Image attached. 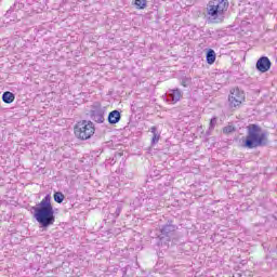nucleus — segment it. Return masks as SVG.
I'll return each instance as SVG.
<instances>
[{
    "instance_id": "f257e3e1",
    "label": "nucleus",
    "mask_w": 277,
    "mask_h": 277,
    "mask_svg": "<svg viewBox=\"0 0 277 277\" xmlns=\"http://www.w3.org/2000/svg\"><path fill=\"white\" fill-rule=\"evenodd\" d=\"M35 220H37L43 228L55 224V215L50 195L45 196L39 203V208L35 209Z\"/></svg>"
},
{
    "instance_id": "f03ea898",
    "label": "nucleus",
    "mask_w": 277,
    "mask_h": 277,
    "mask_svg": "<svg viewBox=\"0 0 277 277\" xmlns=\"http://www.w3.org/2000/svg\"><path fill=\"white\" fill-rule=\"evenodd\" d=\"M228 10L226 0H211L206 8V21L211 25H217L224 21V13Z\"/></svg>"
},
{
    "instance_id": "7ed1b4c3",
    "label": "nucleus",
    "mask_w": 277,
    "mask_h": 277,
    "mask_svg": "<svg viewBox=\"0 0 277 277\" xmlns=\"http://www.w3.org/2000/svg\"><path fill=\"white\" fill-rule=\"evenodd\" d=\"M267 132L256 124H249L247 127V136L245 141V148H259L260 146H267Z\"/></svg>"
},
{
    "instance_id": "20e7f679",
    "label": "nucleus",
    "mask_w": 277,
    "mask_h": 277,
    "mask_svg": "<svg viewBox=\"0 0 277 277\" xmlns=\"http://www.w3.org/2000/svg\"><path fill=\"white\" fill-rule=\"evenodd\" d=\"M94 131L92 121H80L75 127V135L78 140H90L94 135Z\"/></svg>"
},
{
    "instance_id": "39448f33",
    "label": "nucleus",
    "mask_w": 277,
    "mask_h": 277,
    "mask_svg": "<svg viewBox=\"0 0 277 277\" xmlns=\"http://www.w3.org/2000/svg\"><path fill=\"white\" fill-rule=\"evenodd\" d=\"M246 101V93L239 89H233L230 91L228 102L230 107H239L241 103Z\"/></svg>"
},
{
    "instance_id": "423d86ee",
    "label": "nucleus",
    "mask_w": 277,
    "mask_h": 277,
    "mask_svg": "<svg viewBox=\"0 0 277 277\" xmlns=\"http://www.w3.org/2000/svg\"><path fill=\"white\" fill-rule=\"evenodd\" d=\"M256 68L260 72H267L272 68V61L267 56H262L256 62Z\"/></svg>"
},
{
    "instance_id": "0eeeda50",
    "label": "nucleus",
    "mask_w": 277,
    "mask_h": 277,
    "mask_svg": "<svg viewBox=\"0 0 277 277\" xmlns=\"http://www.w3.org/2000/svg\"><path fill=\"white\" fill-rule=\"evenodd\" d=\"M120 118H121L120 111L113 110L108 115V122L109 124H118V122H120Z\"/></svg>"
},
{
    "instance_id": "6e6552de",
    "label": "nucleus",
    "mask_w": 277,
    "mask_h": 277,
    "mask_svg": "<svg viewBox=\"0 0 277 277\" xmlns=\"http://www.w3.org/2000/svg\"><path fill=\"white\" fill-rule=\"evenodd\" d=\"M169 96L173 103H179L183 94L181 93V90L175 89V90H171V93H169Z\"/></svg>"
},
{
    "instance_id": "1a4fd4ad",
    "label": "nucleus",
    "mask_w": 277,
    "mask_h": 277,
    "mask_svg": "<svg viewBox=\"0 0 277 277\" xmlns=\"http://www.w3.org/2000/svg\"><path fill=\"white\" fill-rule=\"evenodd\" d=\"M2 101L4 103H8V104L14 103V95H13V93L10 92V91L4 92L3 95H2Z\"/></svg>"
},
{
    "instance_id": "9d476101",
    "label": "nucleus",
    "mask_w": 277,
    "mask_h": 277,
    "mask_svg": "<svg viewBox=\"0 0 277 277\" xmlns=\"http://www.w3.org/2000/svg\"><path fill=\"white\" fill-rule=\"evenodd\" d=\"M175 227L174 225H166L161 228V235H164L166 237H168L169 235H171V233H174Z\"/></svg>"
},
{
    "instance_id": "9b49d317",
    "label": "nucleus",
    "mask_w": 277,
    "mask_h": 277,
    "mask_svg": "<svg viewBox=\"0 0 277 277\" xmlns=\"http://www.w3.org/2000/svg\"><path fill=\"white\" fill-rule=\"evenodd\" d=\"M207 63L208 64H215V51L209 50L207 53Z\"/></svg>"
},
{
    "instance_id": "f8f14e48",
    "label": "nucleus",
    "mask_w": 277,
    "mask_h": 277,
    "mask_svg": "<svg viewBox=\"0 0 277 277\" xmlns=\"http://www.w3.org/2000/svg\"><path fill=\"white\" fill-rule=\"evenodd\" d=\"M93 120L95 122H98V123H102V122H105V117L103 116V113L101 111H95L93 114Z\"/></svg>"
},
{
    "instance_id": "ddd939ff",
    "label": "nucleus",
    "mask_w": 277,
    "mask_h": 277,
    "mask_svg": "<svg viewBox=\"0 0 277 277\" xmlns=\"http://www.w3.org/2000/svg\"><path fill=\"white\" fill-rule=\"evenodd\" d=\"M54 200H55V202H58V205H62V202H64V194L55 193Z\"/></svg>"
},
{
    "instance_id": "4468645a",
    "label": "nucleus",
    "mask_w": 277,
    "mask_h": 277,
    "mask_svg": "<svg viewBox=\"0 0 277 277\" xmlns=\"http://www.w3.org/2000/svg\"><path fill=\"white\" fill-rule=\"evenodd\" d=\"M135 5L138 10H144L146 8V0H135Z\"/></svg>"
},
{
    "instance_id": "2eb2a0df",
    "label": "nucleus",
    "mask_w": 277,
    "mask_h": 277,
    "mask_svg": "<svg viewBox=\"0 0 277 277\" xmlns=\"http://www.w3.org/2000/svg\"><path fill=\"white\" fill-rule=\"evenodd\" d=\"M234 131H235V127L233 126H227L223 129V133H226V134L233 133Z\"/></svg>"
},
{
    "instance_id": "dca6fc26",
    "label": "nucleus",
    "mask_w": 277,
    "mask_h": 277,
    "mask_svg": "<svg viewBox=\"0 0 277 277\" xmlns=\"http://www.w3.org/2000/svg\"><path fill=\"white\" fill-rule=\"evenodd\" d=\"M215 124H217V118H212L210 120V129H213L215 127Z\"/></svg>"
},
{
    "instance_id": "f3484780",
    "label": "nucleus",
    "mask_w": 277,
    "mask_h": 277,
    "mask_svg": "<svg viewBox=\"0 0 277 277\" xmlns=\"http://www.w3.org/2000/svg\"><path fill=\"white\" fill-rule=\"evenodd\" d=\"M159 137H160L159 134H154V136L151 138L153 144H157V142H159Z\"/></svg>"
},
{
    "instance_id": "a211bd4d",
    "label": "nucleus",
    "mask_w": 277,
    "mask_h": 277,
    "mask_svg": "<svg viewBox=\"0 0 277 277\" xmlns=\"http://www.w3.org/2000/svg\"><path fill=\"white\" fill-rule=\"evenodd\" d=\"M150 131H151L153 135L158 134L157 127H151Z\"/></svg>"
},
{
    "instance_id": "6ab92c4d",
    "label": "nucleus",
    "mask_w": 277,
    "mask_h": 277,
    "mask_svg": "<svg viewBox=\"0 0 277 277\" xmlns=\"http://www.w3.org/2000/svg\"><path fill=\"white\" fill-rule=\"evenodd\" d=\"M182 85H183L184 88H187V82H186L185 80H183V81H182Z\"/></svg>"
}]
</instances>
